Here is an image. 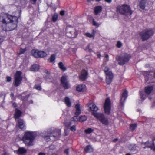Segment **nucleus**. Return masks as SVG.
<instances>
[{"mask_svg":"<svg viewBox=\"0 0 155 155\" xmlns=\"http://www.w3.org/2000/svg\"><path fill=\"white\" fill-rule=\"evenodd\" d=\"M153 89V87L152 86L146 87V93L150 94L152 90Z\"/></svg>","mask_w":155,"mask_h":155,"instance_id":"nucleus-36","label":"nucleus"},{"mask_svg":"<svg viewBox=\"0 0 155 155\" xmlns=\"http://www.w3.org/2000/svg\"><path fill=\"white\" fill-rule=\"evenodd\" d=\"M12 107L14 108H16L17 107V103L15 102H13L12 104Z\"/></svg>","mask_w":155,"mask_h":155,"instance_id":"nucleus-47","label":"nucleus"},{"mask_svg":"<svg viewBox=\"0 0 155 155\" xmlns=\"http://www.w3.org/2000/svg\"><path fill=\"white\" fill-rule=\"evenodd\" d=\"M37 0H30V1L32 4L35 5Z\"/></svg>","mask_w":155,"mask_h":155,"instance_id":"nucleus-51","label":"nucleus"},{"mask_svg":"<svg viewBox=\"0 0 155 155\" xmlns=\"http://www.w3.org/2000/svg\"><path fill=\"white\" fill-rule=\"evenodd\" d=\"M81 113V109H76V111L75 113V114L76 116H74L73 117L74 120L75 121H78V119L77 120H76V119H77V117L79 116Z\"/></svg>","mask_w":155,"mask_h":155,"instance_id":"nucleus-24","label":"nucleus"},{"mask_svg":"<svg viewBox=\"0 0 155 155\" xmlns=\"http://www.w3.org/2000/svg\"><path fill=\"white\" fill-rule=\"evenodd\" d=\"M155 32V28H149L146 30V40L153 35Z\"/></svg>","mask_w":155,"mask_h":155,"instance_id":"nucleus-13","label":"nucleus"},{"mask_svg":"<svg viewBox=\"0 0 155 155\" xmlns=\"http://www.w3.org/2000/svg\"><path fill=\"white\" fill-rule=\"evenodd\" d=\"M89 107L90 110L92 111H96L98 110L97 107L94 103L90 104Z\"/></svg>","mask_w":155,"mask_h":155,"instance_id":"nucleus-21","label":"nucleus"},{"mask_svg":"<svg viewBox=\"0 0 155 155\" xmlns=\"http://www.w3.org/2000/svg\"><path fill=\"white\" fill-rule=\"evenodd\" d=\"M87 117L85 115L82 116L80 117L79 121L81 122H82L86 121L87 120Z\"/></svg>","mask_w":155,"mask_h":155,"instance_id":"nucleus-33","label":"nucleus"},{"mask_svg":"<svg viewBox=\"0 0 155 155\" xmlns=\"http://www.w3.org/2000/svg\"><path fill=\"white\" fill-rule=\"evenodd\" d=\"M92 115L94 116L103 124L107 126L109 125V123L108 118L105 117L103 114L93 112L92 113Z\"/></svg>","mask_w":155,"mask_h":155,"instance_id":"nucleus-5","label":"nucleus"},{"mask_svg":"<svg viewBox=\"0 0 155 155\" xmlns=\"http://www.w3.org/2000/svg\"><path fill=\"white\" fill-rule=\"evenodd\" d=\"M150 143V142H149V141H148L147 142H146V144L147 143Z\"/></svg>","mask_w":155,"mask_h":155,"instance_id":"nucleus-63","label":"nucleus"},{"mask_svg":"<svg viewBox=\"0 0 155 155\" xmlns=\"http://www.w3.org/2000/svg\"><path fill=\"white\" fill-rule=\"evenodd\" d=\"M34 88L38 90H41V88L40 85L35 84L34 86Z\"/></svg>","mask_w":155,"mask_h":155,"instance_id":"nucleus-40","label":"nucleus"},{"mask_svg":"<svg viewBox=\"0 0 155 155\" xmlns=\"http://www.w3.org/2000/svg\"><path fill=\"white\" fill-rule=\"evenodd\" d=\"M35 138L34 132L27 131L24 134L23 140L26 145L28 146H32Z\"/></svg>","mask_w":155,"mask_h":155,"instance_id":"nucleus-2","label":"nucleus"},{"mask_svg":"<svg viewBox=\"0 0 155 155\" xmlns=\"http://www.w3.org/2000/svg\"><path fill=\"white\" fill-rule=\"evenodd\" d=\"M27 152L26 150L23 147L19 148L18 150L14 151V152L16 153L18 155L23 154Z\"/></svg>","mask_w":155,"mask_h":155,"instance_id":"nucleus-17","label":"nucleus"},{"mask_svg":"<svg viewBox=\"0 0 155 155\" xmlns=\"http://www.w3.org/2000/svg\"><path fill=\"white\" fill-rule=\"evenodd\" d=\"M75 107L76 109H80V104H77L75 105Z\"/></svg>","mask_w":155,"mask_h":155,"instance_id":"nucleus-48","label":"nucleus"},{"mask_svg":"<svg viewBox=\"0 0 155 155\" xmlns=\"http://www.w3.org/2000/svg\"><path fill=\"white\" fill-rule=\"evenodd\" d=\"M97 2H100V1H101V0H95Z\"/></svg>","mask_w":155,"mask_h":155,"instance_id":"nucleus-62","label":"nucleus"},{"mask_svg":"<svg viewBox=\"0 0 155 155\" xmlns=\"http://www.w3.org/2000/svg\"><path fill=\"white\" fill-rule=\"evenodd\" d=\"M88 74L87 71L85 69H82L81 71V74L79 76V79L82 81H85L87 79Z\"/></svg>","mask_w":155,"mask_h":155,"instance_id":"nucleus-12","label":"nucleus"},{"mask_svg":"<svg viewBox=\"0 0 155 155\" xmlns=\"http://www.w3.org/2000/svg\"><path fill=\"white\" fill-rule=\"evenodd\" d=\"M65 103L67 106L68 107H70L71 106V103L69 98L67 97H65L64 98Z\"/></svg>","mask_w":155,"mask_h":155,"instance_id":"nucleus-28","label":"nucleus"},{"mask_svg":"<svg viewBox=\"0 0 155 155\" xmlns=\"http://www.w3.org/2000/svg\"><path fill=\"white\" fill-rule=\"evenodd\" d=\"M137 125L136 123H134L130 124V129L133 131L137 127Z\"/></svg>","mask_w":155,"mask_h":155,"instance_id":"nucleus-35","label":"nucleus"},{"mask_svg":"<svg viewBox=\"0 0 155 155\" xmlns=\"http://www.w3.org/2000/svg\"><path fill=\"white\" fill-rule=\"evenodd\" d=\"M136 146L135 145H131L130 146L129 148L130 151H134L136 149Z\"/></svg>","mask_w":155,"mask_h":155,"instance_id":"nucleus-38","label":"nucleus"},{"mask_svg":"<svg viewBox=\"0 0 155 155\" xmlns=\"http://www.w3.org/2000/svg\"><path fill=\"white\" fill-rule=\"evenodd\" d=\"M65 154H66V155H69V149H65L64 152Z\"/></svg>","mask_w":155,"mask_h":155,"instance_id":"nucleus-49","label":"nucleus"},{"mask_svg":"<svg viewBox=\"0 0 155 155\" xmlns=\"http://www.w3.org/2000/svg\"><path fill=\"white\" fill-rule=\"evenodd\" d=\"M86 86L84 84L79 85L76 87V90L79 92H84L85 90Z\"/></svg>","mask_w":155,"mask_h":155,"instance_id":"nucleus-19","label":"nucleus"},{"mask_svg":"<svg viewBox=\"0 0 155 155\" xmlns=\"http://www.w3.org/2000/svg\"><path fill=\"white\" fill-rule=\"evenodd\" d=\"M61 83L62 87L65 89L70 88L71 85L69 84V82L67 80V77L65 75H63L61 79Z\"/></svg>","mask_w":155,"mask_h":155,"instance_id":"nucleus-10","label":"nucleus"},{"mask_svg":"<svg viewBox=\"0 0 155 155\" xmlns=\"http://www.w3.org/2000/svg\"><path fill=\"white\" fill-rule=\"evenodd\" d=\"M117 11L121 14L127 16H130L133 13L130 6L126 4L118 6L117 8Z\"/></svg>","mask_w":155,"mask_h":155,"instance_id":"nucleus-3","label":"nucleus"},{"mask_svg":"<svg viewBox=\"0 0 155 155\" xmlns=\"http://www.w3.org/2000/svg\"><path fill=\"white\" fill-rule=\"evenodd\" d=\"M26 51L25 48L24 49L21 48L19 52L18 53V55H20L21 54H24Z\"/></svg>","mask_w":155,"mask_h":155,"instance_id":"nucleus-39","label":"nucleus"},{"mask_svg":"<svg viewBox=\"0 0 155 155\" xmlns=\"http://www.w3.org/2000/svg\"><path fill=\"white\" fill-rule=\"evenodd\" d=\"M39 69V67L38 65L37 64H33L31 66L30 68V70L31 71H38Z\"/></svg>","mask_w":155,"mask_h":155,"instance_id":"nucleus-23","label":"nucleus"},{"mask_svg":"<svg viewBox=\"0 0 155 155\" xmlns=\"http://www.w3.org/2000/svg\"><path fill=\"white\" fill-rule=\"evenodd\" d=\"M6 81L9 82L11 81L12 78H11L9 76H7L6 77Z\"/></svg>","mask_w":155,"mask_h":155,"instance_id":"nucleus-46","label":"nucleus"},{"mask_svg":"<svg viewBox=\"0 0 155 155\" xmlns=\"http://www.w3.org/2000/svg\"><path fill=\"white\" fill-rule=\"evenodd\" d=\"M17 125L21 130H25V125L23 119H19L17 122Z\"/></svg>","mask_w":155,"mask_h":155,"instance_id":"nucleus-15","label":"nucleus"},{"mask_svg":"<svg viewBox=\"0 0 155 155\" xmlns=\"http://www.w3.org/2000/svg\"><path fill=\"white\" fill-rule=\"evenodd\" d=\"M125 155H131V154L130 153H127Z\"/></svg>","mask_w":155,"mask_h":155,"instance_id":"nucleus-61","label":"nucleus"},{"mask_svg":"<svg viewBox=\"0 0 155 155\" xmlns=\"http://www.w3.org/2000/svg\"><path fill=\"white\" fill-rule=\"evenodd\" d=\"M122 46V44L120 41L117 42L116 46L118 48H120Z\"/></svg>","mask_w":155,"mask_h":155,"instance_id":"nucleus-41","label":"nucleus"},{"mask_svg":"<svg viewBox=\"0 0 155 155\" xmlns=\"http://www.w3.org/2000/svg\"><path fill=\"white\" fill-rule=\"evenodd\" d=\"M38 155H46V154L44 153L41 152L39 153L38 154Z\"/></svg>","mask_w":155,"mask_h":155,"instance_id":"nucleus-55","label":"nucleus"},{"mask_svg":"<svg viewBox=\"0 0 155 155\" xmlns=\"http://www.w3.org/2000/svg\"><path fill=\"white\" fill-rule=\"evenodd\" d=\"M71 123H70L68 124V125H67V127L68 128L69 127H70L71 125Z\"/></svg>","mask_w":155,"mask_h":155,"instance_id":"nucleus-58","label":"nucleus"},{"mask_svg":"<svg viewBox=\"0 0 155 155\" xmlns=\"http://www.w3.org/2000/svg\"><path fill=\"white\" fill-rule=\"evenodd\" d=\"M131 58V56L130 54L124 53L123 55H120L116 58V60L120 65H123L127 63Z\"/></svg>","mask_w":155,"mask_h":155,"instance_id":"nucleus-4","label":"nucleus"},{"mask_svg":"<svg viewBox=\"0 0 155 155\" xmlns=\"http://www.w3.org/2000/svg\"><path fill=\"white\" fill-rule=\"evenodd\" d=\"M106 75V82L107 84H110L112 82V79L113 78V75L112 72L110 71L109 68L106 66L104 70Z\"/></svg>","mask_w":155,"mask_h":155,"instance_id":"nucleus-6","label":"nucleus"},{"mask_svg":"<svg viewBox=\"0 0 155 155\" xmlns=\"http://www.w3.org/2000/svg\"><path fill=\"white\" fill-rule=\"evenodd\" d=\"M47 56V54L46 52L39 51V58H44L46 57Z\"/></svg>","mask_w":155,"mask_h":155,"instance_id":"nucleus-32","label":"nucleus"},{"mask_svg":"<svg viewBox=\"0 0 155 155\" xmlns=\"http://www.w3.org/2000/svg\"><path fill=\"white\" fill-rule=\"evenodd\" d=\"M51 134V135L50 136L51 137L53 136L54 137H56L59 136L60 134V133L59 131H57V130H54L52 132Z\"/></svg>","mask_w":155,"mask_h":155,"instance_id":"nucleus-29","label":"nucleus"},{"mask_svg":"<svg viewBox=\"0 0 155 155\" xmlns=\"http://www.w3.org/2000/svg\"><path fill=\"white\" fill-rule=\"evenodd\" d=\"M103 10V8L101 6H95L94 9V13L95 15H97L100 13Z\"/></svg>","mask_w":155,"mask_h":155,"instance_id":"nucleus-16","label":"nucleus"},{"mask_svg":"<svg viewBox=\"0 0 155 155\" xmlns=\"http://www.w3.org/2000/svg\"><path fill=\"white\" fill-rule=\"evenodd\" d=\"M3 155H10V154L7 152H5L3 153Z\"/></svg>","mask_w":155,"mask_h":155,"instance_id":"nucleus-56","label":"nucleus"},{"mask_svg":"<svg viewBox=\"0 0 155 155\" xmlns=\"http://www.w3.org/2000/svg\"><path fill=\"white\" fill-rule=\"evenodd\" d=\"M140 35L143 41H145V30H144L140 32Z\"/></svg>","mask_w":155,"mask_h":155,"instance_id":"nucleus-31","label":"nucleus"},{"mask_svg":"<svg viewBox=\"0 0 155 155\" xmlns=\"http://www.w3.org/2000/svg\"><path fill=\"white\" fill-rule=\"evenodd\" d=\"M85 35H86L87 37H89V38H93V35L91 34H90L89 33H86L85 34Z\"/></svg>","mask_w":155,"mask_h":155,"instance_id":"nucleus-44","label":"nucleus"},{"mask_svg":"<svg viewBox=\"0 0 155 155\" xmlns=\"http://www.w3.org/2000/svg\"><path fill=\"white\" fill-rule=\"evenodd\" d=\"M95 33H96L95 31L93 29L92 30V33H91V34H92L93 35V38H94V37H95Z\"/></svg>","mask_w":155,"mask_h":155,"instance_id":"nucleus-52","label":"nucleus"},{"mask_svg":"<svg viewBox=\"0 0 155 155\" xmlns=\"http://www.w3.org/2000/svg\"><path fill=\"white\" fill-rule=\"evenodd\" d=\"M127 91L125 89L122 94L120 100V104L121 106H123L124 105V102L127 99Z\"/></svg>","mask_w":155,"mask_h":155,"instance_id":"nucleus-11","label":"nucleus"},{"mask_svg":"<svg viewBox=\"0 0 155 155\" xmlns=\"http://www.w3.org/2000/svg\"><path fill=\"white\" fill-rule=\"evenodd\" d=\"M139 95L142 101H144L145 98V87L141 90L139 92Z\"/></svg>","mask_w":155,"mask_h":155,"instance_id":"nucleus-18","label":"nucleus"},{"mask_svg":"<svg viewBox=\"0 0 155 155\" xmlns=\"http://www.w3.org/2000/svg\"><path fill=\"white\" fill-rule=\"evenodd\" d=\"M65 11L64 10H61L60 11V14L62 16L64 15L65 14Z\"/></svg>","mask_w":155,"mask_h":155,"instance_id":"nucleus-50","label":"nucleus"},{"mask_svg":"<svg viewBox=\"0 0 155 155\" xmlns=\"http://www.w3.org/2000/svg\"><path fill=\"white\" fill-rule=\"evenodd\" d=\"M118 139L117 138H115V139H114V140L113 141L114 142H116V141H117V140Z\"/></svg>","mask_w":155,"mask_h":155,"instance_id":"nucleus-59","label":"nucleus"},{"mask_svg":"<svg viewBox=\"0 0 155 155\" xmlns=\"http://www.w3.org/2000/svg\"><path fill=\"white\" fill-rule=\"evenodd\" d=\"M50 137L48 136H46L44 137V139L47 142H48L50 141L51 139Z\"/></svg>","mask_w":155,"mask_h":155,"instance_id":"nucleus-42","label":"nucleus"},{"mask_svg":"<svg viewBox=\"0 0 155 155\" xmlns=\"http://www.w3.org/2000/svg\"><path fill=\"white\" fill-rule=\"evenodd\" d=\"M84 151L87 153H90L93 151V149L90 145H88L85 147Z\"/></svg>","mask_w":155,"mask_h":155,"instance_id":"nucleus-26","label":"nucleus"},{"mask_svg":"<svg viewBox=\"0 0 155 155\" xmlns=\"http://www.w3.org/2000/svg\"><path fill=\"white\" fill-rule=\"evenodd\" d=\"M92 25L93 26H96L97 28H98L100 24L98 23L97 22L94 18H93L92 19Z\"/></svg>","mask_w":155,"mask_h":155,"instance_id":"nucleus-37","label":"nucleus"},{"mask_svg":"<svg viewBox=\"0 0 155 155\" xmlns=\"http://www.w3.org/2000/svg\"><path fill=\"white\" fill-rule=\"evenodd\" d=\"M58 18V14L56 13H54L52 17L51 21L53 22H55Z\"/></svg>","mask_w":155,"mask_h":155,"instance_id":"nucleus-25","label":"nucleus"},{"mask_svg":"<svg viewBox=\"0 0 155 155\" xmlns=\"http://www.w3.org/2000/svg\"><path fill=\"white\" fill-rule=\"evenodd\" d=\"M139 6L140 8L144 9L145 7V2L144 0H142L140 2Z\"/></svg>","mask_w":155,"mask_h":155,"instance_id":"nucleus-30","label":"nucleus"},{"mask_svg":"<svg viewBox=\"0 0 155 155\" xmlns=\"http://www.w3.org/2000/svg\"><path fill=\"white\" fill-rule=\"evenodd\" d=\"M154 76L155 78V73H154Z\"/></svg>","mask_w":155,"mask_h":155,"instance_id":"nucleus-64","label":"nucleus"},{"mask_svg":"<svg viewBox=\"0 0 155 155\" xmlns=\"http://www.w3.org/2000/svg\"><path fill=\"white\" fill-rule=\"evenodd\" d=\"M39 50L37 49H33L31 51L32 55L36 58H39Z\"/></svg>","mask_w":155,"mask_h":155,"instance_id":"nucleus-20","label":"nucleus"},{"mask_svg":"<svg viewBox=\"0 0 155 155\" xmlns=\"http://www.w3.org/2000/svg\"><path fill=\"white\" fill-rule=\"evenodd\" d=\"M111 107V103L110 98H107L105 100L104 106V112L106 114L109 115L110 114Z\"/></svg>","mask_w":155,"mask_h":155,"instance_id":"nucleus-9","label":"nucleus"},{"mask_svg":"<svg viewBox=\"0 0 155 155\" xmlns=\"http://www.w3.org/2000/svg\"><path fill=\"white\" fill-rule=\"evenodd\" d=\"M58 66L60 69L63 72L67 70V68L64 66L63 63L62 62L58 63Z\"/></svg>","mask_w":155,"mask_h":155,"instance_id":"nucleus-22","label":"nucleus"},{"mask_svg":"<svg viewBox=\"0 0 155 155\" xmlns=\"http://www.w3.org/2000/svg\"><path fill=\"white\" fill-rule=\"evenodd\" d=\"M147 147L149 148H151L152 150L155 152V146L154 145H153L152 146L150 145H147Z\"/></svg>","mask_w":155,"mask_h":155,"instance_id":"nucleus-43","label":"nucleus"},{"mask_svg":"<svg viewBox=\"0 0 155 155\" xmlns=\"http://www.w3.org/2000/svg\"><path fill=\"white\" fill-rule=\"evenodd\" d=\"M105 57L106 58H107L106 62H107L109 60V55L107 54H106L105 55Z\"/></svg>","mask_w":155,"mask_h":155,"instance_id":"nucleus-53","label":"nucleus"},{"mask_svg":"<svg viewBox=\"0 0 155 155\" xmlns=\"http://www.w3.org/2000/svg\"><path fill=\"white\" fill-rule=\"evenodd\" d=\"M22 73L21 71H17L14 77V81L13 82L14 86L15 87H18L21 84L23 78L21 76Z\"/></svg>","mask_w":155,"mask_h":155,"instance_id":"nucleus-7","label":"nucleus"},{"mask_svg":"<svg viewBox=\"0 0 155 155\" xmlns=\"http://www.w3.org/2000/svg\"><path fill=\"white\" fill-rule=\"evenodd\" d=\"M22 114V111L18 108H16L15 109L14 114V118L15 120L19 119L21 116Z\"/></svg>","mask_w":155,"mask_h":155,"instance_id":"nucleus-14","label":"nucleus"},{"mask_svg":"<svg viewBox=\"0 0 155 155\" xmlns=\"http://www.w3.org/2000/svg\"><path fill=\"white\" fill-rule=\"evenodd\" d=\"M94 130L91 128H89L85 129L84 132L86 134H89L93 132Z\"/></svg>","mask_w":155,"mask_h":155,"instance_id":"nucleus-34","label":"nucleus"},{"mask_svg":"<svg viewBox=\"0 0 155 155\" xmlns=\"http://www.w3.org/2000/svg\"><path fill=\"white\" fill-rule=\"evenodd\" d=\"M0 41H1V43L2 42V41H3V40H2V39L1 38H0Z\"/></svg>","mask_w":155,"mask_h":155,"instance_id":"nucleus-60","label":"nucleus"},{"mask_svg":"<svg viewBox=\"0 0 155 155\" xmlns=\"http://www.w3.org/2000/svg\"><path fill=\"white\" fill-rule=\"evenodd\" d=\"M11 97L12 98L14 96V94L13 93H11L10 94Z\"/></svg>","mask_w":155,"mask_h":155,"instance_id":"nucleus-57","label":"nucleus"},{"mask_svg":"<svg viewBox=\"0 0 155 155\" xmlns=\"http://www.w3.org/2000/svg\"><path fill=\"white\" fill-rule=\"evenodd\" d=\"M71 130L73 132H74L76 130L75 126V125H73L70 128Z\"/></svg>","mask_w":155,"mask_h":155,"instance_id":"nucleus-45","label":"nucleus"},{"mask_svg":"<svg viewBox=\"0 0 155 155\" xmlns=\"http://www.w3.org/2000/svg\"><path fill=\"white\" fill-rule=\"evenodd\" d=\"M2 23L5 25V31H11L14 30L17 27L18 23V18L15 16H12L8 14L4 17H2Z\"/></svg>","mask_w":155,"mask_h":155,"instance_id":"nucleus-1","label":"nucleus"},{"mask_svg":"<svg viewBox=\"0 0 155 155\" xmlns=\"http://www.w3.org/2000/svg\"><path fill=\"white\" fill-rule=\"evenodd\" d=\"M66 30L67 36L71 38L76 37L78 34V31L73 27H68Z\"/></svg>","mask_w":155,"mask_h":155,"instance_id":"nucleus-8","label":"nucleus"},{"mask_svg":"<svg viewBox=\"0 0 155 155\" xmlns=\"http://www.w3.org/2000/svg\"><path fill=\"white\" fill-rule=\"evenodd\" d=\"M55 58V55L53 54L51 56L50 58L48 60V61L50 63H54Z\"/></svg>","mask_w":155,"mask_h":155,"instance_id":"nucleus-27","label":"nucleus"},{"mask_svg":"<svg viewBox=\"0 0 155 155\" xmlns=\"http://www.w3.org/2000/svg\"><path fill=\"white\" fill-rule=\"evenodd\" d=\"M105 1L108 3H110L112 2V0H105Z\"/></svg>","mask_w":155,"mask_h":155,"instance_id":"nucleus-54","label":"nucleus"}]
</instances>
